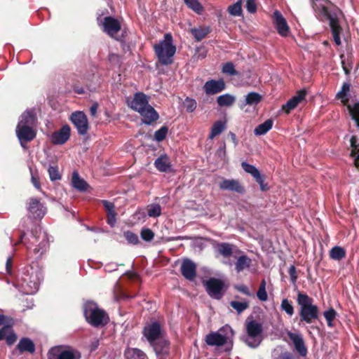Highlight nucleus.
<instances>
[{
	"instance_id": "nucleus-4",
	"label": "nucleus",
	"mask_w": 359,
	"mask_h": 359,
	"mask_svg": "<svg viewBox=\"0 0 359 359\" xmlns=\"http://www.w3.org/2000/svg\"><path fill=\"white\" fill-rule=\"evenodd\" d=\"M83 316L86 321L95 327H103L109 320L107 312L97 307L96 304L87 302L83 306Z\"/></svg>"
},
{
	"instance_id": "nucleus-48",
	"label": "nucleus",
	"mask_w": 359,
	"mask_h": 359,
	"mask_svg": "<svg viewBox=\"0 0 359 359\" xmlns=\"http://www.w3.org/2000/svg\"><path fill=\"white\" fill-rule=\"evenodd\" d=\"M230 306L235 309L238 313H241L249 307V304L247 302H241L238 301H231L230 302Z\"/></svg>"
},
{
	"instance_id": "nucleus-2",
	"label": "nucleus",
	"mask_w": 359,
	"mask_h": 359,
	"mask_svg": "<svg viewBox=\"0 0 359 359\" xmlns=\"http://www.w3.org/2000/svg\"><path fill=\"white\" fill-rule=\"evenodd\" d=\"M313 302V299L306 293L297 291V303L299 307V316L301 322L311 324L319 318L320 310Z\"/></svg>"
},
{
	"instance_id": "nucleus-15",
	"label": "nucleus",
	"mask_w": 359,
	"mask_h": 359,
	"mask_svg": "<svg viewBox=\"0 0 359 359\" xmlns=\"http://www.w3.org/2000/svg\"><path fill=\"white\" fill-rule=\"evenodd\" d=\"M180 271L182 275L189 280H194L196 277V265L189 259L182 261Z\"/></svg>"
},
{
	"instance_id": "nucleus-16",
	"label": "nucleus",
	"mask_w": 359,
	"mask_h": 359,
	"mask_svg": "<svg viewBox=\"0 0 359 359\" xmlns=\"http://www.w3.org/2000/svg\"><path fill=\"white\" fill-rule=\"evenodd\" d=\"M170 341L165 338L161 337L152 344H150L153 347L154 351L156 355L167 357L170 354Z\"/></svg>"
},
{
	"instance_id": "nucleus-44",
	"label": "nucleus",
	"mask_w": 359,
	"mask_h": 359,
	"mask_svg": "<svg viewBox=\"0 0 359 359\" xmlns=\"http://www.w3.org/2000/svg\"><path fill=\"white\" fill-rule=\"evenodd\" d=\"M266 280L263 279L259 285L257 292V298L262 302H266L268 299L267 292L266 291Z\"/></svg>"
},
{
	"instance_id": "nucleus-61",
	"label": "nucleus",
	"mask_w": 359,
	"mask_h": 359,
	"mask_svg": "<svg viewBox=\"0 0 359 359\" xmlns=\"http://www.w3.org/2000/svg\"><path fill=\"white\" fill-rule=\"evenodd\" d=\"M31 181H32V183L33 184L34 187L36 189L41 190V184H40L39 177L36 174H32Z\"/></svg>"
},
{
	"instance_id": "nucleus-46",
	"label": "nucleus",
	"mask_w": 359,
	"mask_h": 359,
	"mask_svg": "<svg viewBox=\"0 0 359 359\" xmlns=\"http://www.w3.org/2000/svg\"><path fill=\"white\" fill-rule=\"evenodd\" d=\"M337 313L336 311L332 308H330L328 310L325 311L323 313V316L327 321V325L329 327L333 326V320L335 319Z\"/></svg>"
},
{
	"instance_id": "nucleus-33",
	"label": "nucleus",
	"mask_w": 359,
	"mask_h": 359,
	"mask_svg": "<svg viewBox=\"0 0 359 359\" xmlns=\"http://www.w3.org/2000/svg\"><path fill=\"white\" fill-rule=\"evenodd\" d=\"M252 260L247 255L240 256L235 264V269L238 273L243 271L244 269L250 266Z\"/></svg>"
},
{
	"instance_id": "nucleus-21",
	"label": "nucleus",
	"mask_w": 359,
	"mask_h": 359,
	"mask_svg": "<svg viewBox=\"0 0 359 359\" xmlns=\"http://www.w3.org/2000/svg\"><path fill=\"white\" fill-rule=\"evenodd\" d=\"M306 95V90H300L297 91L296 95L290 99L285 104L282 106V109L289 114L292 110L297 107L299 103L304 100Z\"/></svg>"
},
{
	"instance_id": "nucleus-32",
	"label": "nucleus",
	"mask_w": 359,
	"mask_h": 359,
	"mask_svg": "<svg viewBox=\"0 0 359 359\" xmlns=\"http://www.w3.org/2000/svg\"><path fill=\"white\" fill-rule=\"evenodd\" d=\"M72 186L75 189L81 191H86L88 187L87 182L84 180L80 178L79 173L76 171L72 174Z\"/></svg>"
},
{
	"instance_id": "nucleus-17",
	"label": "nucleus",
	"mask_w": 359,
	"mask_h": 359,
	"mask_svg": "<svg viewBox=\"0 0 359 359\" xmlns=\"http://www.w3.org/2000/svg\"><path fill=\"white\" fill-rule=\"evenodd\" d=\"M225 87L223 79H210L205 83L203 90L207 95H215L224 90Z\"/></svg>"
},
{
	"instance_id": "nucleus-9",
	"label": "nucleus",
	"mask_w": 359,
	"mask_h": 359,
	"mask_svg": "<svg viewBox=\"0 0 359 359\" xmlns=\"http://www.w3.org/2000/svg\"><path fill=\"white\" fill-rule=\"evenodd\" d=\"M70 120L77 129L78 133L84 135L88 133L89 125L86 115L80 111L72 114Z\"/></svg>"
},
{
	"instance_id": "nucleus-1",
	"label": "nucleus",
	"mask_w": 359,
	"mask_h": 359,
	"mask_svg": "<svg viewBox=\"0 0 359 359\" xmlns=\"http://www.w3.org/2000/svg\"><path fill=\"white\" fill-rule=\"evenodd\" d=\"M27 218L22 224L23 230L20 235V241L27 245L28 250L33 247L34 254H43L49 247V241L46 232L41 231L38 221H40L46 215V208L36 197L29 198L27 201Z\"/></svg>"
},
{
	"instance_id": "nucleus-11",
	"label": "nucleus",
	"mask_w": 359,
	"mask_h": 359,
	"mask_svg": "<svg viewBox=\"0 0 359 359\" xmlns=\"http://www.w3.org/2000/svg\"><path fill=\"white\" fill-rule=\"evenodd\" d=\"M15 130L20 145L24 148H25V144L32 141L36 135V132L33 127H28L27 126H17Z\"/></svg>"
},
{
	"instance_id": "nucleus-35",
	"label": "nucleus",
	"mask_w": 359,
	"mask_h": 359,
	"mask_svg": "<svg viewBox=\"0 0 359 359\" xmlns=\"http://www.w3.org/2000/svg\"><path fill=\"white\" fill-rule=\"evenodd\" d=\"M273 121L272 119H267L264 123L258 125L254 130L256 135H262L270 130L273 126Z\"/></svg>"
},
{
	"instance_id": "nucleus-49",
	"label": "nucleus",
	"mask_w": 359,
	"mask_h": 359,
	"mask_svg": "<svg viewBox=\"0 0 359 359\" xmlns=\"http://www.w3.org/2000/svg\"><path fill=\"white\" fill-rule=\"evenodd\" d=\"M183 106L187 112L191 113L196 109L197 103L194 99L187 97L183 102Z\"/></svg>"
},
{
	"instance_id": "nucleus-57",
	"label": "nucleus",
	"mask_w": 359,
	"mask_h": 359,
	"mask_svg": "<svg viewBox=\"0 0 359 359\" xmlns=\"http://www.w3.org/2000/svg\"><path fill=\"white\" fill-rule=\"evenodd\" d=\"M245 7L249 13H255L257 11V4L255 0H247Z\"/></svg>"
},
{
	"instance_id": "nucleus-5",
	"label": "nucleus",
	"mask_w": 359,
	"mask_h": 359,
	"mask_svg": "<svg viewBox=\"0 0 359 359\" xmlns=\"http://www.w3.org/2000/svg\"><path fill=\"white\" fill-rule=\"evenodd\" d=\"M247 335L244 342L250 348L258 347L262 341L263 327L262 323L255 320H247L245 323Z\"/></svg>"
},
{
	"instance_id": "nucleus-31",
	"label": "nucleus",
	"mask_w": 359,
	"mask_h": 359,
	"mask_svg": "<svg viewBox=\"0 0 359 359\" xmlns=\"http://www.w3.org/2000/svg\"><path fill=\"white\" fill-rule=\"evenodd\" d=\"M351 85L348 83H344L341 89L336 95V98L340 100L341 103L348 107L349 99L348 97Z\"/></svg>"
},
{
	"instance_id": "nucleus-20",
	"label": "nucleus",
	"mask_w": 359,
	"mask_h": 359,
	"mask_svg": "<svg viewBox=\"0 0 359 359\" xmlns=\"http://www.w3.org/2000/svg\"><path fill=\"white\" fill-rule=\"evenodd\" d=\"M287 336L292 341L294 348L298 353L301 356L305 357L307 355L308 351L302 335L289 331L287 332Z\"/></svg>"
},
{
	"instance_id": "nucleus-58",
	"label": "nucleus",
	"mask_w": 359,
	"mask_h": 359,
	"mask_svg": "<svg viewBox=\"0 0 359 359\" xmlns=\"http://www.w3.org/2000/svg\"><path fill=\"white\" fill-rule=\"evenodd\" d=\"M288 273L290 277V280L293 284H295L297 280V274L296 267L294 265H291L288 270Z\"/></svg>"
},
{
	"instance_id": "nucleus-47",
	"label": "nucleus",
	"mask_w": 359,
	"mask_h": 359,
	"mask_svg": "<svg viewBox=\"0 0 359 359\" xmlns=\"http://www.w3.org/2000/svg\"><path fill=\"white\" fill-rule=\"evenodd\" d=\"M222 72L224 74L229 76H237L239 74L238 72L235 69V67L233 62H228L223 65Z\"/></svg>"
},
{
	"instance_id": "nucleus-30",
	"label": "nucleus",
	"mask_w": 359,
	"mask_h": 359,
	"mask_svg": "<svg viewBox=\"0 0 359 359\" xmlns=\"http://www.w3.org/2000/svg\"><path fill=\"white\" fill-rule=\"evenodd\" d=\"M211 29L210 27H194L190 29L191 34L193 35L196 41H201L205 39Z\"/></svg>"
},
{
	"instance_id": "nucleus-34",
	"label": "nucleus",
	"mask_w": 359,
	"mask_h": 359,
	"mask_svg": "<svg viewBox=\"0 0 359 359\" xmlns=\"http://www.w3.org/2000/svg\"><path fill=\"white\" fill-rule=\"evenodd\" d=\"M233 245L229 243H219L217 245L218 252L224 257H230L233 254Z\"/></svg>"
},
{
	"instance_id": "nucleus-19",
	"label": "nucleus",
	"mask_w": 359,
	"mask_h": 359,
	"mask_svg": "<svg viewBox=\"0 0 359 359\" xmlns=\"http://www.w3.org/2000/svg\"><path fill=\"white\" fill-rule=\"evenodd\" d=\"M273 22L280 35L283 36H287L290 32L289 26L283 15L277 10L273 13Z\"/></svg>"
},
{
	"instance_id": "nucleus-50",
	"label": "nucleus",
	"mask_w": 359,
	"mask_h": 359,
	"mask_svg": "<svg viewBox=\"0 0 359 359\" xmlns=\"http://www.w3.org/2000/svg\"><path fill=\"white\" fill-rule=\"evenodd\" d=\"M168 128L165 126H162L160 129L156 130L154 133V139L157 142L164 140L167 136Z\"/></svg>"
},
{
	"instance_id": "nucleus-42",
	"label": "nucleus",
	"mask_w": 359,
	"mask_h": 359,
	"mask_svg": "<svg viewBox=\"0 0 359 359\" xmlns=\"http://www.w3.org/2000/svg\"><path fill=\"white\" fill-rule=\"evenodd\" d=\"M348 110L351 118L355 121L359 128V102H355L353 106L348 105Z\"/></svg>"
},
{
	"instance_id": "nucleus-55",
	"label": "nucleus",
	"mask_w": 359,
	"mask_h": 359,
	"mask_svg": "<svg viewBox=\"0 0 359 359\" xmlns=\"http://www.w3.org/2000/svg\"><path fill=\"white\" fill-rule=\"evenodd\" d=\"M206 55L207 50L205 47L200 46L196 48L194 57L197 60H203L206 57Z\"/></svg>"
},
{
	"instance_id": "nucleus-53",
	"label": "nucleus",
	"mask_w": 359,
	"mask_h": 359,
	"mask_svg": "<svg viewBox=\"0 0 359 359\" xmlns=\"http://www.w3.org/2000/svg\"><path fill=\"white\" fill-rule=\"evenodd\" d=\"M351 147L352 148L351 156H355L359 152V142H358V137L353 135L350 140Z\"/></svg>"
},
{
	"instance_id": "nucleus-7",
	"label": "nucleus",
	"mask_w": 359,
	"mask_h": 359,
	"mask_svg": "<svg viewBox=\"0 0 359 359\" xmlns=\"http://www.w3.org/2000/svg\"><path fill=\"white\" fill-rule=\"evenodd\" d=\"M48 359H80L79 351L72 349H63L62 346H57L51 348L47 354Z\"/></svg>"
},
{
	"instance_id": "nucleus-36",
	"label": "nucleus",
	"mask_w": 359,
	"mask_h": 359,
	"mask_svg": "<svg viewBox=\"0 0 359 359\" xmlns=\"http://www.w3.org/2000/svg\"><path fill=\"white\" fill-rule=\"evenodd\" d=\"M329 255L332 259L340 261L346 257V251L341 247L334 246L330 250Z\"/></svg>"
},
{
	"instance_id": "nucleus-23",
	"label": "nucleus",
	"mask_w": 359,
	"mask_h": 359,
	"mask_svg": "<svg viewBox=\"0 0 359 359\" xmlns=\"http://www.w3.org/2000/svg\"><path fill=\"white\" fill-rule=\"evenodd\" d=\"M148 97L143 93H136L130 103V108L138 113L149 105Z\"/></svg>"
},
{
	"instance_id": "nucleus-45",
	"label": "nucleus",
	"mask_w": 359,
	"mask_h": 359,
	"mask_svg": "<svg viewBox=\"0 0 359 359\" xmlns=\"http://www.w3.org/2000/svg\"><path fill=\"white\" fill-rule=\"evenodd\" d=\"M280 308L284 311L289 316H292L294 313V306H292V302L287 299H283L281 302Z\"/></svg>"
},
{
	"instance_id": "nucleus-38",
	"label": "nucleus",
	"mask_w": 359,
	"mask_h": 359,
	"mask_svg": "<svg viewBox=\"0 0 359 359\" xmlns=\"http://www.w3.org/2000/svg\"><path fill=\"white\" fill-rule=\"evenodd\" d=\"M225 123L222 121H217L212 126L209 139L212 140L215 137L219 135L225 129Z\"/></svg>"
},
{
	"instance_id": "nucleus-6",
	"label": "nucleus",
	"mask_w": 359,
	"mask_h": 359,
	"mask_svg": "<svg viewBox=\"0 0 359 359\" xmlns=\"http://www.w3.org/2000/svg\"><path fill=\"white\" fill-rule=\"evenodd\" d=\"M30 270L31 272L27 269V273L24 274L22 286L25 293L32 294L39 290L41 280L37 270L34 271L32 268Z\"/></svg>"
},
{
	"instance_id": "nucleus-22",
	"label": "nucleus",
	"mask_w": 359,
	"mask_h": 359,
	"mask_svg": "<svg viewBox=\"0 0 359 359\" xmlns=\"http://www.w3.org/2000/svg\"><path fill=\"white\" fill-rule=\"evenodd\" d=\"M140 114L141 115L142 121L145 125H151L154 122H156L159 118V115L155 109L149 104L147 107L140 111Z\"/></svg>"
},
{
	"instance_id": "nucleus-63",
	"label": "nucleus",
	"mask_w": 359,
	"mask_h": 359,
	"mask_svg": "<svg viewBox=\"0 0 359 359\" xmlns=\"http://www.w3.org/2000/svg\"><path fill=\"white\" fill-rule=\"evenodd\" d=\"M12 264L13 259L11 257H8L6 263V271L7 273L11 275L12 274Z\"/></svg>"
},
{
	"instance_id": "nucleus-24",
	"label": "nucleus",
	"mask_w": 359,
	"mask_h": 359,
	"mask_svg": "<svg viewBox=\"0 0 359 359\" xmlns=\"http://www.w3.org/2000/svg\"><path fill=\"white\" fill-rule=\"evenodd\" d=\"M102 203L107 212V222L111 226H114L116 222L117 213L115 211V205L113 203L107 200L102 201Z\"/></svg>"
},
{
	"instance_id": "nucleus-13",
	"label": "nucleus",
	"mask_w": 359,
	"mask_h": 359,
	"mask_svg": "<svg viewBox=\"0 0 359 359\" xmlns=\"http://www.w3.org/2000/svg\"><path fill=\"white\" fill-rule=\"evenodd\" d=\"M206 292L212 297L220 299L222 297V290L224 287L223 282L215 278H210L205 283Z\"/></svg>"
},
{
	"instance_id": "nucleus-40",
	"label": "nucleus",
	"mask_w": 359,
	"mask_h": 359,
	"mask_svg": "<svg viewBox=\"0 0 359 359\" xmlns=\"http://www.w3.org/2000/svg\"><path fill=\"white\" fill-rule=\"evenodd\" d=\"M185 4L197 14H201L203 7L198 0H184Z\"/></svg>"
},
{
	"instance_id": "nucleus-39",
	"label": "nucleus",
	"mask_w": 359,
	"mask_h": 359,
	"mask_svg": "<svg viewBox=\"0 0 359 359\" xmlns=\"http://www.w3.org/2000/svg\"><path fill=\"white\" fill-rule=\"evenodd\" d=\"M147 212L149 217H158L161 215V207L158 203L149 204L147 207Z\"/></svg>"
},
{
	"instance_id": "nucleus-51",
	"label": "nucleus",
	"mask_w": 359,
	"mask_h": 359,
	"mask_svg": "<svg viewBox=\"0 0 359 359\" xmlns=\"http://www.w3.org/2000/svg\"><path fill=\"white\" fill-rule=\"evenodd\" d=\"M140 236L143 241L150 242L154 238V233L149 228H142L140 231Z\"/></svg>"
},
{
	"instance_id": "nucleus-12",
	"label": "nucleus",
	"mask_w": 359,
	"mask_h": 359,
	"mask_svg": "<svg viewBox=\"0 0 359 359\" xmlns=\"http://www.w3.org/2000/svg\"><path fill=\"white\" fill-rule=\"evenodd\" d=\"M102 27L104 32L107 34L110 37L118 40V39L115 37V35L121 29V23L118 19L111 16L104 17L102 21Z\"/></svg>"
},
{
	"instance_id": "nucleus-25",
	"label": "nucleus",
	"mask_w": 359,
	"mask_h": 359,
	"mask_svg": "<svg viewBox=\"0 0 359 359\" xmlns=\"http://www.w3.org/2000/svg\"><path fill=\"white\" fill-rule=\"evenodd\" d=\"M206 343L210 346H223L226 342V337L218 332H212L206 336Z\"/></svg>"
},
{
	"instance_id": "nucleus-37",
	"label": "nucleus",
	"mask_w": 359,
	"mask_h": 359,
	"mask_svg": "<svg viewBox=\"0 0 359 359\" xmlns=\"http://www.w3.org/2000/svg\"><path fill=\"white\" fill-rule=\"evenodd\" d=\"M219 107H230L235 102V97L229 94H224L217 98Z\"/></svg>"
},
{
	"instance_id": "nucleus-62",
	"label": "nucleus",
	"mask_w": 359,
	"mask_h": 359,
	"mask_svg": "<svg viewBox=\"0 0 359 359\" xmlns=\"http://www.w3.org/2000/svg\"><path fill=\"white\" fill-rule=\"evenodd\" d=\"M274 359H294L292 354L290 352L285 351L281 353L278 357Z\"/></svg>"
},
{
	"instance_id": "nucleus-29",
	"label": "nucleus",
	"mask_w": 359,
	"mask_h": 359,
	"mask_svg": "<svg viewBox=\"0 0 359 359\" xmlns=\"http://www.w3.org/2000/svg\"><path fill=\"white\" fill-rule=\"evenodd\" d=\"M126 359H149L146 353L137 348H128L124 351Z\"/></svg>"
},
{
	"instance_id": "nucleus-60",
	"label": "nucleus",
	"mask_w": 359,
	"mask_h": 359,
	"mask_svg": "<svg viewBox=\"0 0 359 359\" xmlns=\"http://www.w3.org/2000/svg\"><path fill=\"white\" fill-rule=\"evenodd\" d=\"M11 330V326L6 325L0 329V340L6 339L7 334Z\"/></svg>"
},
{
	"instance_id": "nucleus-52",
	"label": "nucleus",
	"mask_w": 359,
	"mask_h": 359,
	"mask_svg": "<svg viewBox=\"0 0 359 359\" xmlns=\"http://www.w3.org/2000/svg\"><path fill=\"white\" fill-rule=\"evenodd\" d=\"M123 236L129 243L137 245L140 242L137 235L130 231H125Z\"/></svg>"
},
{
	"instance_id": "nucleus-59",
	"label": "nucleus",
	"mask_w": 359,
	"mask_h": 359,
	"mask_svg": "<svg viewBox=\"0 0 359 359\" xmlns=\"http://www.w3.org/2000/svg\"><path fill=\"white\" fill-rule=\"evenodd\" d=\"M17 340V335L14 333L13 330L8 332V334L6 336V344L9 346L13 345Z\"/></svg>"
},
{
	"instance_id": "nucleus-64",
	"label": "nucleus",
	"mask_w": 359,
	"mask_h": 359,
	"mask_svg": "<svg viewBox=\"0 0 359 359\" xmlns=\"http://www.w3.org/2000/svg\"><path fill=\"white\" fill-rule=\"evenodd\" d=\"M97 108H98L97 103H94L93 104H92V106L90 107V113L91 116H95L97 111Z\"/></svg>"
},
{
	"instance_id": "nucleus-26",
	"label": "nucleus",
	"mask_w": 359,
	"mask_h": 359,
	"mask_svg": "<svg viewBox=\"0 0 359 359\" xmlns=\"http://www.w3.org/2000/svg\"><path fill=\"white\" fill-rule=\"evenodd\" d=\"M156 168L162 172H167L170 170L171 164L169 157L166 155H161L154 161Z\"/></svg>"
},
{
	"instance_id": "nucleus-54",
	"label": "nucleus",
	"mask_w": 359,
	"mask_h": 359,
	"mask_svg": "<svg viewBox=\"0 0 359 359\" xmlns=\"http://www.w3.org/2000/svg\"><path fill=\"white\" fill-rule=\"evenodd\" d=\"M48 171L51 181H55L61 179V175L59 173L58 168L57 166L50 165L48 168Z\"/></svg>"
},
{
	"instance_id": "nucleus-27",
	"label": "nucleus",
	"mask_w": 359,
	"mask_h": 359,
	"mask_svg": "<svg viewBox=\"0 0 359 359\" xmlns=\"http://www.w3.org/2000/svg\"><path fill=\"white\" fill-rule=\"evenodd\" d=\"M17 348L20 353L28 352L29 353H34L35 352V345L34 342L27 337L22 338L18 344Z\"/></svg>"
},
{
	"instance_id": "nucleus-8",
	"label": "nucleus",
	"mask_w": 359,
	"mask_h": 359,
	"mask_svg": "<svg viewBox=\"0 0 359 359\" xmlns=\"http://www.w3.org/2000/svg\"><path fill=\"white\" fill-rule=\"evenodd\" d=\"M144 337H146L149 344L162 337L163 330L159 322L154 321L144 326L142 330Z\"/></svg>"
},
{
	"instance_id": "nucleus-10",
	"label": "nucleus",
	"mask_w": 359,
	"mask_h": 359,
	"mask_svg": "<svg viewBox=\"0 0 359 359\" xmlns=\"http://www.w3.org/2000/svg\"><path fill=\"white\" fill-rule=\"evenodd\" d=\"M241 167L248 174H250L255 180L259 184L260 189L262 191L269 190V187L266 183H264L266 176L260 173L259 170L253 165L247 162L241 163Z\"/></svg>"
},
{
	"instance_id": "nucleus-3",
	"label": "nucleus",
	"mask_w": 359,
	"mask_h": 359,
	"mask_svg": "<svg viewBox=\"0 0 359 359\" xmlns=\"http://www.w3.org/2000/svg\"><path fill=\"white\" fill-rule=\"evenodd\" d=\"M154 52L158 57V62L163 65H168L172 63V57L176 52V47L172 43L171 34L167 33L164 35V40L156 43L154 46Z\"/></svg>"
},
{
	"instance_id": "nucleus-14",
	"label": "nucleus",
	"mask_w": 359,
	"mask_h": 359,
	"mask_svg": "<svg viewBox=\"0 0 359 359\" xmlns=\"http://www.w3.org/2000/svg\"><path fill=\"white\" fill-rule=\"evenodd\" d=\"M219 187L221 190L231 191L240 194L245 193V187L238 180L224 179L219 182Z\"/></svg>"
},
{
	"instance_id": "nucleus-56",
	"label": "nucleus",
	"mask_w": 359,
	"mask_h": 359,
	"mask_svg": "<svg viewBox=\"0 0 359 359\" xmlns=\"http://www.w3.org/2000/svg\"><path fill=\"white\" fill-rule=\"evenodd\" d=\"M234 288L237 291L244 294L246 296H248V297L253 296V294L250 291L248 287L246 286L245 285H243V284H242V285H236L234 286Z\"/></svg>"
},
{
	"instance_id": "nucleus-28",
	"label": "nucleus",
	"mask_w": 359,
	"mask_h": 359,
	"mask_svg": "<svg viewBox=\"0 0 359 359\" xmlns=\"http://www.w3.org/2000/svg\"><path fill=\"white\" fill-rule=\"evenodd\" d=\"M36 118L32 111H25L20 116V120L17 126H27L33 127L35 124Z\"/></svg>"
},
{
	"instance_id": "nucleus-41",
	"label": "nucleus",
	"mask_w": 359,
	"mask_h": 359,
	"mask_svg": "<svg viewBox=\"0 0 359 359\" xmlns=\"http://www.w3.org/2000/svg\"><path fill=\"white\" fill-rule=\"evenodd\" d=\"M262 98V95L258 93L251 92L246 95L245 102L248 105L257 104L261 102Z\"/></svg>"
},
{
	"instance_id": "nucleus-43",
	"label": "nucleus",
	"mask_w": 359,
	"mask_h": 359,
	"mask_svg": "<svg viewBox=\"0 0 359 359\" xmlns=\"http://www.w3.org/2000/svg\"><path fill=\"white\" fill-rule=\"evenodd\" d=\"M229 13L233 16H240L242 14V0H238L235 4L228 8Z\"/></svg>"
},
{
	"instance_id": "nucleus-18",
	"label": "nucleus",
	"mask_w": 359,
	"mask_h": 359,
	"mask_svg": "<svg viewBox=\"0 0 359 359\" xmlns=\"http://www.w3.org/2000/svg\"><path fill=\"white\" fill-rule=\"evenodd\" d=\"M71 128L68 125L63 126L59 130L51 135V142L54 144H63L70 137Z\"/></svg>"
}]
</instances>
